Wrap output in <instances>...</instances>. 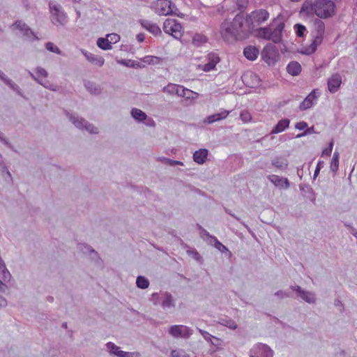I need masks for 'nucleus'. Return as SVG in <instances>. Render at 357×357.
I'll use <instances>...</instances> for the list:
<instances>
[{
	"label": "nucleus",
	"instance_id": "58836bf2",
	"mask_svg": "<svg viewBox=\"0 0 357 357\" xmlns=\"http://www.w3.org/2000/svg\"><path fill=\"white\" fill-rule=\"evenodd\" d=\"M78 248L84 254L95 255L96 257L98 256V252L91 246L87 244H79Z\"/></svg>",
	"mask_w": 357,
	"mask_h": 357
},
{
	"label": "nucleus",
	"instance_id": "cd10ccee",
	"mask_svg": "<svg viewBox=\"0 0 357 357\" xmlns=\"http://www.w3.org/2000/svg\"><path fill=\"white\" fill-rule=\"evenodd\" d=\"M287 71L292 76H296L301 71V66L297 61H291L287 66Z\"/></svg>",
	"mask_w": 357,
	"mask_h": 357
},
{
	"label": "nucleus",
	"instance_id": "c9c22d12",
	"mask_svg": "<svg viewBox=\"0 0 357 357\" xmlns=\"http://www.w3.org/2000/svg\"><path fill=\"white\" fill-rule=\"evenodd\" d=\"M339 158L340 154L337 151L334 152L331 162V170L333 173H336L339 168Z\"/></svg>",
	"mask_w": 357,
	"mask_h": 357
},
{
	"label": "nucleus",
	"instance_id": "1a4fd4ad",
	"mask_svg": "<svg viewBox=\"0 0 357 357\" xmlns=\"http://www.w3.org/2000/svg\"><path fill=\"white\" fill-rule=\"evenodd\" d=\"M163 30L176 39H179L183 36V26L175 19H167L163 24Z\"/></svg>",
	"mask_w": 357,
	"mask_h": 357
},
{
	"label": "nucleus",
	"instance_id": "0eeeda50",
	"mask_svg": "<svg viewBox=\"0 0 357 357\" xmlns=\"http://www.w3.org/2000/svg\"><path fill=\"white\" fill-rule=\"evenodd\" d=\"M152 8L159 15H172L178 10L171 0H157L153 3Z\"/></svg>",
	"mask_w": 357,
	"mask_h": 357
},
{
	"label": "nucleus",
	"instance_id": "6e6552de",
	"mask_svg": "<svg viewBox=\"0 0 357 357\" xmlns=\"http://www.w3.org/2000/svg\"><path fill=\"white\" fill-rule=\"evenodd\" d=\"M50 10L52 14V22L54 25H64L68 22L66 14L62 10L61 6L55 2L50 1L49 3Z\"/></svg>",
	"mask_w": 357,
	"mask_h": 357
},
{
	"label": "nucleus",
	"instance_id": "a878e982",
	"mask_svg": "<svg viewBox=\"0 0 357 357\" xmlns=\"http://www.w3.org/2000/svg\"><path fill=\"white\" fill-rule=\"evenodd\" d=\"M243 54L250 61H255L259 55V50L252 45L246 47L243 50Z\"/></svg>",
	"mask_w": 357,
	"mask_h": 357
},
{
	"label": "nucleus",
	"instance_id": "e2e57ef3",
	"mask_svg": "<svg viewBox=\"0 0 357 357\" xmlns=\"http://www.w3.org/2000/svg\"><path fill=\"white\" fill-rule=\"evenodd\" d=\"M334 305L335 306L340 307V311L341 312H342L344 310V305L342 304L340 300L335 299L334 301Z\"/></svg>",
	"mask_w": 357,
	"mask_h": 357
},
{
	"label": "nucleus",
	"instance_id": "37998d69",
	"mask_svg": "<svg viewBox=\"0 0 357 357\" xmlns=\"http://www.w3.org/2000/svg\"><path fill=\"white\" fill-rule=\"evenodd\" d=\"M45 47L46 49L51 52H54L57 54H61V51L60 50V49L52 42L47 43L45 44Z\"/></svg>",
	"mask_w": 357,
	"mask_h": 357
},
{
	"label": "nucleus",
	"instance_id": "39448f33",
	"mask_svg": "<svg viewBox=\"0 0 357 357\" xmlns=\"http://www.w3.org/2000/svg\"><path fill=\"white\" fill-rule=\"evenodd\" d=\"M269 13L263 8L256 9L252 11L250 14H248L246 18H245L246 22L250 25V31L256 26L261 25V24L266 22L269 18Z\"/></svg>",
	"mask_w": 357,
	"mask_h": 357
},
{
	"label": "nucleus",
	"instance_id": "a18cd8bd",
	"mask_svg": "<svg viewBox=\"0 0 357 357\" xmlns=\"http://www.w3.org/2000/svg\"><path fill=\"white\" fill-rule=\"evenodd\" d=\"M160 296H161V291L153 293L151 295L150 301H151L154 305H160Z\"/></svg>",
	"mask_w": 357,
	"mask_h": 357
},
{
	"label": "nucleus",
	"instance_id": "aec40b11",
	"mask_svg": "<svg viewBox=\"0 0 357 357\" xmlns=\"http://www.w3.org/2000/svg\"><path fill=\"white\" fill-rule=\"evenodd\" d=\"M139 23L144 29L155 36H159L162 33L160 28L155 23L144 19L139 20Z\"/></svg>",
	"mask_w": 357,
	"mask_h": 357
},
{
	"label": "nucleus",
	"instance_id": "9d476101",
	"mask_svg": "<svg viewBox=\"0 0 357 357\" xmlns=\"http://www.w3.org/2000/svg\"><path fill=\"white\" fill-rule=\"evenodd\" d=\"M169 333L174 338L188 339L193 333V330L184 325H173L169 328Z\"/></svg>",
	"mask_w": 357,
	"mask_h": 357
},
{
	"label": "nucleus",
	"instance_id": "9b49d317",
	"mask_svg": "<svg viewBox=\"0 0 357 357\" xmlns=\"http://www.w3.org/2000/svg\"><path fill=\"white\" fill-rule=\"evenodd\" d=\"M274 352L267 344L259 343L250 351V357H273Z\"/></svg>",
	"mask_w": 357,
	"mask_h": 357
},
{
	"label": "nucleus",
	"instance_id": "6ab92c4d",
	"mask_svg": "<svg viewBox=\"0 0 357 357\" xmlns=\"http://www.w3.org/2000/svg\"><path fill=\"white\" fill-rule=\"evenodd\" d=\"M82 54L85 56L86 59L93 65L101 67L105 63V59L102 56L91 53L84 49L80 50Z\"/></svg>",
	"mask_w": 357,
	"mask_h": 357
},
{
	"label": "nucleus",
	"instance_id": "473e14b6",
	"mask_svg": "<svg viewBox=\"0 0 357 357\" xmlns=\"http://www.w3.org/2000/svg\"><path fill=\"white\" fill-rule=\"evenodd\" d=\"M272 165L275 167L283 169L288 165L287 159L282 157H276L272 160Z\"/></svg>",
	"mask_w": 357,
	"mask_h": 357
},
{
	"label": "nucleus",
	"instance_id": "dca6fc26",
	"mask_svg": "<svg viewBox=\"0 0 357 357\" xmlns=\"http://www.w3.org/2000/svg\"><path fill=\"white\" fill-rule=\"evenodd\" d=\"M263 59L268 65H274L277 61L278 51L274 46H266L262 51Z\"/></svg>",
	"mask_w": 357,
	"mask_h": 357
},
{
	"label": "nucleus",
	"instance_id": "864d4df0",
	"mask_svg": "<svg viewBox=\"0 0 357 357\" xmlns=\"http://www.w3.org/2000/svg\"><path fill=\"white\" fill-rule=\"evenodd\" d=\"M121 63L126 65V66L132 67V68H139L141 67L140 63L137 61L133 60H128L126 61H122Z\"/></svg>",
	"mask_w": 357,
	"mask_h": 357
},
{
	"label": "nucleus",
	"instance_id": "8fccbe9b",
	"mask_svg": "<svg viewBox=\"0 0 357 357\" xmlns=\"http://www.w3.org/2000/svg\"><path fill=\"white\" fill-rule=\"evenodd\" d=\"M235 3L238 10L245 9L248 5V0H235Z\"/></svg>",
	"mask_w": 357,
	"mask_h": 357
},
{
	"label": "nucleus",
	"instance_id": "4d7b16f0",
	"mask_svg": "<svg viewBox=\"0 0 357 357\" xmlns=\"http://www.w3.org/2000/svg\"><path fill=\"white\" fill-rule=\"evenodd\" d=\"M107 37L108 38H110V39H109V41H112V43H116L119 42V40H120V36H119V35H118V34H116V33L107 34Z\"/></svg>",
	"mask_w": 357,
	"mask_h": 357
},
{
	"label": "nucleus",
	"instance_id": "ddd939ff",
	"mask_svg": "<svg viewBox=\"0 0 357 357\" xmlns=\"http://www.w3.org/2000/svg\"><path fill=\"white\" fill-rule=\"evenodd\" d=\"M105 347L107 351L109 354L110 356H116L117 357H134L135 354L137 356V353L127 352L121 350L119 347L112 342L106 343Z\"/></svg>",
	"mask_w": 357,
	"mask_h": 357
},
{
	"label": "nucleus",
	"instance_id": "c85d7f7f",
	"mask_svg": "<svg viewBox=\"0 0 357 357\" xmlns=\"http://www.w3.org/2000/svg\"><path fill=\"white\" fill-rule=\"evenodd\" d=\"M180 84L169 83L167 86L162 88V92L169 96H178L179 91Z\"/></svg>",
	"mask_w": 357,
	"mask_h": 357
},
{
	"label": "nucleus",
	"instance_id": "e433bc0d",
	"mask_svg": "<svg viewBox=\"0 0 357 357\" xmlns=\"http://www.w3.org/2000/svg\"><path fill=\"white\" fill-rule=\"evenodd\" d=\"M136 284L138 288L145 289L149 287V281L146 278L139 275L136 280Z\"/></svg>",
	"mask_w": 357,
	"mask_h": 357
},
{
	"label": "nucleus",
	"instance_id": "338daca9",
	"mask_svg": "<svg viewBox=\"0 0 357 357\" xmlns=\"http://www.w3.org/2000/svg\"><path fill=\"white\" fill-rule=\"evenodd\" d=\"M190 254L192 255L193 258L195 259L197 261H199L202 259L201 255L198 253V252L196 250H192L190 252Z\"/></svg>",
	"mask_w": 357,
	"mask_h": 357
},
{
	"label": "nucleus",
	"instance_id": "2f4dec72",
	"mask_svg": "<svg viewBox=\"0 0 357 357\" xmlns=\"http://www.w3.org/2000/svg\"><path fill=\"white\" fill-rule=\"evenodd\" d=\"M178 90H179V91H178V93L177 96L181 97V98H184L186 100L194 98L193 94L195 93L192 90L188 89L187 88H185L182 85H180V87H179Z\"/></svg>",
	"mask_w": 357,
	"mask_h": 357
},
{
	"label": "nucleus",
	"instance_id": "f3484780",
	"mask_svg": "<svg viewBox=\"0 0 357 357\" xmlns=\"http://www.w3.org/2000/svg\"><path fill=\"white\" fill-rule=\"evenodd\" d=\"M160 305L163 310H168L175 307V301L169 292L161 291Z\"/></svg>",
	"mask_w": 357,
	"mask_h": 357
},
{
	"label": "nucleus",
	"instance_id": "ea45409f",
	"mask_svg": "<svg viewBox=\"0 0 357 357\" xmlns=\"http://www.w3.org/2000/svg\"><path fill=\"white\" fill-rule=\"evenodd\" d=\"M144 63L148 64H158L161 61V59L155 56H146L142 59Z\"/></svg>",
	"mask_w": 357,
	"mask_h": 357
},
{
	"label": "nucleus",
	"instance_id": "3c124183",
	"mask_svg": "<svg viewBox=\"0 0 357 357\" xmlns=\"http://www.w3.org/2000/svg\"><path fill=\"white\" fill-rule=\"evenodd\" d=\"M324 162L323 160H319L315 169V171L314 172L313 175V179H316V178L318 176L320 170L324 167Z\"/></svg>",
	"mask_w": 357,
	"mask_h": 357
},
{
	"label": "nucleus",
	"instance_id": "052dcab7",
	"mask_svg": "<svg viewBox=\"0 0 357 357\" xmlns=\"http://www.w3.org/2000/svg\"><path fill=\"white\" fill-rule=\"evenodd\" d=\"M307 127V123L305 121H300L295 125V128L299 130H305Z\"/></svg>",
	"mask_w": 357,
	"mask_h": 357
},
{
	"label": "nucleus",
	"instance_id": "f257e3e1",
	"mask_svg": "<svg viewBox=\"0 0 357 357\" xmlns=\"http://www.w3.org/2000/svg\"><path fill=\"white\" fill-rule=\"evenodd\" d=\"M220 33L224 41L232 43L248 38L250 34V25L243 15L238 14L232 21L226 20L221 23Z\"/></svg>",
	"mask_w": 357,
	"mask_h": 357
},
{
	"label": "nucleus",
	"instance_id": "09e8293b",
	"mask_svg": "<svg viewBox=\"0 0 357 357\" xmlns=\"http://www.w3.org/2000/svg\"><path fill=\"white\" fill-rule=\"evenodd\" d=\"M0 142L5 144L7 147L15 152H17L14 146L9 142V141L4 137L3 133L0 132Z\"/></svg>",
	"mask_w": 357,
	"mask_h": 357
},
{
	"label": "nucleus",
	"instance_id": "4c0bfd02",
	"mask_svg": "<svg viewBox=\"0 0 357 357\" xmlns=\"http://www.w3.org/2000/svg\"><path fill=\"white\" fill-rule=\"evenodd\" d=\"M209 243L213 245L214 247L222 253L228 251L227 247L220 243L215 237L211 238V240L209 241Z\"/></svg>",
	"mask_w": 357,
	"mask_h": 357
},
{
	"label": "nucleus",
	"instance_id": "f03ea898",
	"mask_svg": "<svg viewBox=\"0 0 357 357\" xmlns=\"http://www.w3.org/2000/svg\"><path fill=\"white\" fill-rule=\"evenodd\" d=\"M284 29V22L279 16L274 18L268 26L257 28L256 36L271 40L274 43H280L282 40V33Z\"/></svg>",
	"mask_w": 357,
	"mask_h": 357
},
{
	"label": "nucleus",
	"instance_id": "4468645a",
	"mask_svg": "<svg viewBox=\"0 0 357 357\" xmlns=\"http://www.w3.org/2000/svg\"><path fill=\"white\" fill-rule=\"evenodd\" d=\"M290 288L296 292L298 296L309 304H314L316 302V295L314 293L303 289L300 286H291Z\"/></svg>",
	"mask_w": 357,
	"mask_h": 357
},
{
	"label": "nucleus",
	"instance_id": "603ef678",
	"mask_svg": "<svg viewBox=\"0 0 357 357\" xmlns=\"http://www.w3.org/2000/svg\"><path fill=\"white\" fill-rule=\"evenodd\" d=\"M240 119L244 123H247L251 120V115L248 111H243L240 114Z\"/></svg>",
	"mask_w": 357,
	"mask_h": 357
},
{
	"label": "nucleus",
	"instance_id": "423d86ee",
	"mask_svg": "<svg viewBox=\"0 0 357 357\" xmlns=\"http://www.w3.org/2000/svg\"><path fill=\"white\" fill-rule=\"evenodd\" d=\"M66 115L73 125L79 130H85L91 134H98V128L76 114L66 112Z\"/></svg>",
	"mask_w": 357,
	"mask_h": 357
},
{
	"label": "nucleus",
	"instance_id": "49530a36",
	"mask_svg": "<svg viewBox=\"0 0 357 357\" xmlns=\"http://www.w3.org/2000/svg\"><path fill=\"white\" fill-rule=\"evenodd\" d=\"M7 86H8L12 90L15 91L18 95L23 96L20 87L14 82H13L12 79L9 82Z\"/></svg>",
	"mask_w": 357,
	"mask_h": 357
},
{
	"label": "nucleus",
	"instance_id": "c756f323",
	"mask_svg": "<svg viewBox=\"0 0 357 357\" xmlns=\"http://www.w3.org/2000/svg\"><path fill=\"white\" fill-rule=\"evenodd\" d=\"M130 114L135 120L139 122H143L147 118L146 113L137 108L132 109Z\"/></svg>",
	"mask_w": 357,
	"mask_h": 357
},
{
	"label": "nucleus",
	"instance_id": "a211bd4d",
	"mask_svg": "<svg viewBox=\"0 0 357 357\" xmlns=\"http://www.w3.org/2000/svg\"><path fill=\"white\" fill-rule=\"evenodd\" d=\"M342 84V77L339 73H334L328 79V89L331 93L338 91Z\"/></svg>",
	"mask_w": 357,
	"mask_h": 357
},
{
	"label": "nucleus",
	"instance_id": "393cba45",
	"mask_svg": "<svg viewBox=\"0 0 357 357\" xmlns=\"http://www.w3.org/2000/svg\"><path fill=\"white\" fill-rule=\"evenodd\" d=\"M208 154V151L206 149H201L196 151L193 153V160L199 165H202L205 162Z\"/></svg>",
	"mask_w": 357,
	"mask_h": 357
},
{
	"label": "nucleus",
	"instance_id": "de8ad7c7",
	"mask_svg": "<svg viewBox=\"0 0 357 357\" xmlns=\"http://www.w3.org/2000/svg\"><path fill=\"white\" fill-rule=\"evenodd\" d=\"M38 83L40 84V85H42L43 86H44L45 89H50V90L54 91H56V86L52 84H50V82L47 80L43 81V80L40 79Z\"/></svg>",
	"mask_w": 357,
	"mask_h": 357
},
{
	"label": "nucleus",
	"instance_id": "b1692460",
	"mask_svg": "<svg viewBox=\"0 0 357 357\" xmlns=\"http://www.w3.org/2000/svg\"><path fill=\"white\" fill-rule=\"evenodd\" d=\"M84 87L86 91L92 95L98 96L102 93V88L99 84L89 80L84 82Z\"/></svg>",
	"mask_w": 357,
	"mask_h": 357
},
{
	"label": "nucleus",
	"instance_id": "0e129e2a",
	"mask_svg": "<svg viewBox=\"0 0 357 357\" xmlns=\"http://www.w3.org/2000/svg\"><path fill=\"white\" fill-rule=\"evenodd\" d=\"M204 236L207 237V241L208 243L209 241L211 240V238H215V236L210 235V234L206 229L202 228V236L204 237Z\"/></svg>",
	"mask_w": 357,
	"mask_h": 357
},
{
	"label": "nucleus",
	"instance_id": "13d9d810",
	"mask_svg": "<svg viewBox=\"0 0 357 357\" xmlns=\"http://www.w3.org/2000/svg\"><path fill=\"white\" fill-rule=\"evenodd\" d=\"M171 357H190L189 355L185 354L184 352H178L176 350H172L171 351Z\"/></svg>",
	"mask_w": 357,
	"mask_h": 357
},
{
	"label": "nucleus",
	"instance_id": "f704fd0d",
	"mask_svg": "<svg viewBox=\"0 0 357 357\" xmlns=\"http://www.w3.org/2000/svg\"><path fill=\"white\" fill-rule=\"evenodd\" d=\"M208 39L206 36L196 33L192 38V44L197 47H199L207 42Z\"/></svg>",
	"mask_w": 357,
	"mask_h": 357
},
{
	"label": "nucleus",
	"instance_id": "5701e85b",
	"mask_svg": "<svg viewBox=\"0 0 357 357\" xmlns=\"http://www.w3.org/2000/svg\"><path fill=\"white\" fill-rule=\"evenodd\" d=\"M229 112H230L229 111L224 109V110H222L220 113H217V114H214L210 115V116H207L204 120V123H208V124H211V123H215L216 121H219L220 120L225 119H226L227 117V116L229 115Z\"/></svg>",
	"mask_w": 357,
	"mask_h": 357
},
{
	"label": "nucleus",
	"instance_id": "bb28decb",
	"mask_svg": "<svg viewBox=\"0 0 357 357\" xmlns=\"http://www.w3.org/2000/svg\"><path fill=\"white\" fill-rule=\"evenodd\" d=\"M290 121L288 119H283L280 120L276 126L273 128L271 133L277 134L283 132L289 127Z\"/></svg>",
	"mask_w": 357,
	"mask_h": 357
},
{
	"label": "nucleus",
	"instance_id": "a19ab883",
	"mask_svg": "<svg viewBox=\"0 0 357 357\" xmlns=\"http://www.w3.org/2000/svg\"><path fill=\"white\" fill-rule=\"evenodd\" d=\"M294 30L298 37H303L306 31V28L301 24H296L294 25Z\"/></svg>",
	"mask_w": 357,
	"mask_h": 357
},
{
	"label": "nucleus",
	"instance_id": "774afa93",
	"mask_svg": "<svg viewBox=\"0 0 357 357\" xmlns=\"http://www.w3.org/2000/svg\"><path fill=\"white\" fill-rule=\"evenodd\" d=\"M6 289L7 285L1 280H0V291L4 293L6 292Z\"/></svg>",
	"mask_w": 357,
	"mask_h": 357
},
{
	"label": "nucleus",
	"instance_id": "680f3d73",
	"mask_svg": "<svg viewBox=\"0 0 357 357\" xmlns=\"http://www.w3.org/2000/svg\"><path fill=\"white\" fill-rule=\"evenodd\" d=\"M275 295L280 297V298L290 297V294L284 291L280 290L275 293Z\"/></svg>",
	"mask_w": 357,
	"mask_h": 357
},
{
	"label": "nucleus",
	"instance_id": "f8f14e48",
	"mask_svg": "<svg viewBox=\"0 0 357 357\" xmlns=\"http://www.w3.org/2000/svg\"><path fill=\"white\" fill-rule=\"evenodd\" d=\"M12 26L16 29H18L26 39L34 40H38V38L35 35L31 28L22 20H16Z\"/></svg>",
	"mask_w": 357,
	"mask_h": 357
},
{
	"label": "nucleus",
	"instance_id": "c03bdc74",
	"mask_svg": "<svg viewBox=\"0 0 357 357\" xmlns=\"http://www.w3.org/2000/svg\"><path fill=\"white\" fill-rule=\"evenodd\" d=\"M198 330H199V332L200 333V334L203 336V337H204L206 341H208V342L211 341V339H213L214 340H216L217 342H219V341H220V340H219L218 337H215V336H213V335H211V334H210L209 333H208L207 331H204V330L200 329V328H199Z\"/></svg>",
	"mask_w": 357,
	"mask_h": 357
},
{
	"label": "nucleus",
	"instance_id": "7ed1b4c3",
	"mask_svg": "<svg viewBox=\"0 0 357 357\" xmlns=\"http://www.w3.org/2000/svg\"><path fill=\"white\" fill-rule=\"evenodd\" d=\"M314 31H312L313 40L312 43L309 46L303 47L302 50V53L306 55H310L315 52L318 45L322 43L324 35L325 33V24L321 20L316 19L314 20Z\"/></svg>",
	"mask_w": 357,
	"mask_h": 357
},
{
	"label": "nucleus",
	"instance_id": "4be33fe9",
	"mask_svg": "<svg viewBox=\"0 0 357 357\" xmlns=\"http://www.w3.org/2000/svg\"><path fill=\"white\" fill-rule=\"evenodd\" d=\"M318 97L316 90H313L300 104V109L305 110L312 107Z\"/></svg>",
	"mask_w": 357,
	"mask_h": 357
},
{
	"label": "nucleus",
	"instance_id": "6e6d98bb",
	"mask_svg": "<svg viewBox=\"0 0 357 357\" xmlns=\"http://www.w3.org/2000/svg\"><path fill=\"white\" fill-rule=\"evenodd\" d=\"M36 73L38 77H47L48 75L47 70L41 67H37Z\"/></svg>",
	"mask_w": 357,
	"mask_h": 357
},
{
	"label": "nucleus",
	"instance_id": "5fc2aeb1",
	"mask_svg": "<svg viewBox=\"0 0 357 357\" xmlns=\"http://www.w3.org/2000/svg\"><path fill=\"white\" fill-rule=\"evenodd\" d=\"M157 160L169 166H174V160L165 157H158Z\"/></svg>",
	"mask_w": 357,
	"mask_h": 357
},
{
	"label": "nucleus",
	"instance_id": "72a5a7b5",
	"mask_svg": "<svg viewBox=\"0 0 357 357\" xmlns=\"http://www.w3.org/2000/svg\"><path fill=\"white\" fill-rule=\"evenodd\" d=\"M314 8V1L312 3V1H306L304 2L301 7V12H304L307 13V15L310 14H315V10Z\"/></svg>",
	"mask_w": 357,
	"mask_h": 357
},
{
	"label": "nucleus",
	"instance_id": "69168bd1",
	"mask_svg": "<svg viewBox=\"0 0 357 357\" xmlns=\"http://www.w3.org/2000/svg\"><path fill=\"white\" fill-rule=\"evenodd\" d=\"M90 257H91V259L92 260H93L95 261L96 264H100L101 262H102V260L99 256V255L98 254V256L96 257L95 255H89Z\"/></svg>",
	"mask_w": 357,
	"mask_h": 357
},
{
	"label": "nucleus",
	"instance_id": "79ce46f5",
	"mask_svg": "<svg viewBox=\"0 0 357 357\" xmlns=\"http://www.w3.org/2000/svg\"><path fill=\"white\" fill-rule=\"evenodd\" d=\"M220 323L230 329H236L237 328L236 322L232 319H222Z\"/></svg>",
	"mask_w": 357,
	"mask_h": 357
},
{
	"label": "nucleus",
	"instance_id": "bf43d9fd",
	"mask_svg": "<svg viewBox=\"0 0 357 357\" xmlns=\"http://www.w3.org/2000/svg\"><path fill=\"white\" fill-rule=\"evenodd\" d=\"M0 79L5 84H8L11 80L2 70H0Z\"/></svg>",
	"mask_w": 357,
	"mask_h": 357
},
{
	"label": "nucleus",
	"instance_id": "412c9836",
	"mask_svg": "<svg viewBox=\"0 0 357 357\" xmlns=\"http://www.w3.org/2000/svg\"><path fill=\"white\" fill-rule=\"evenodd\" d=\"M268 179L278 188L288 189L290 186L289 181L287 178H283L278 175L272 174L268 176Z\"/></svg>",
	"mask_w": 357,
	"mask_h": 357
},
{
	"label": "nucleus",
	"instance_id": "2eb2a0df",
	"mask_svg": "<svg viewBox=\"0 0 357 357\" xmlns=\"http://www.w3.org/2000/svg\"><path fill=\"white\" fill-rule=\"evenodd\" d=\"M207 63L205 64H199V69L204 72H210L215 69L217 63L220 62L219 56L213 52L209 53L206 57Z\"/></svg>",
	"mask_w": 357,
	"mask_h": 357
},
{
	"label": "nucleus",
	"instance_id": "7c9ffc66",
	"mask_svg": "<svg viewBox=\"0 0 357 357\" xmlns=\"http://www.w3.org/2000/svg\"><path fill=\"white\" fill-rule=\"evenodd\" d=\"M96 44L98 47L103 50H109L112 48V42L109 41V38H99L97 40Z\"/></svg>",
	"mask_w": 357,
	"mask_h": 357
},
{
	"label": "nucleus",
	"instance_id": "20e7f679",
	"mask_svg": "<svg viewBox=\"0 0 357 357\" xmlns=\"http://www.w3.org/2000/svg\"><path fill=\"white\" fill-rule=\"evenodd\" d=\"M335 4L331 0H314L315 14L320 18L327 19L335 15Z\"/></svg>",
	"mask_w": 357,
	"mask_h": 357
}]
</instances>
